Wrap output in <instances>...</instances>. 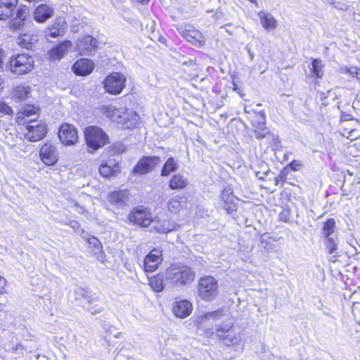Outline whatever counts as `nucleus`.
I'll return each mask as SVG.
<instances>
[{
  "label": "nucleus",
  "mask_w": 360,
  "mask_h": 360,
  "mask_svg": "<svg viewBox=\"0 0 360 360\" xmlns=\"http://www.w3.org/2000/svg\"><path fill=\"white\" fill-rule=\"evenodd\" d=\"M98 41L90 35L79 37L75 46V50L81 56H91L97 48Z\"/></svg>",
  "instance_id": "11"
},
{
  "label": "nucleus",
  "mask_w": 360,
  "mask_h": 360,
  "mask_svg": "<svg viewBox=\"0 0 360 360\" xmlns=\"http://www.w3.org/2000/svg\"><path fill=\"white\" fill-rule=\"evenodd\" d=\"M3 309V306L1 304H0V310H1Z\"/></svg>",
  "instance_id": "58"
},
{
  "label": "nucleus",
  "mask_w": 360,
  "mask_h": 360,
  "mask_svg": "<svg viewBox=\"0 0 360 360\" xmlns=\"http://www.w3.org/2000/svg\"><path fill=\"white\" fill-rule=\"evenodd\" d=\"M249 53H250V57L252 58L254 56V54L250 51H249Z\"/></svg>",
  "instance_id": "55"
},
{
  "label": "nucleus",
  "mask_w": 360,
  "mask_h": 360,
  "mask_svg": "<svg viewBox=\"0 0 360 360\" xmlns=\"http://www.w3.org/2000/svg\"><path fill=\"white\" fill-rule=\"evenodd\" d=\"M126 77L120 72L108 75L104 80V87L106 92L111 94H119L125 86Z\"/></svg>",
  "instance_id": "9"
},
{
  "label": "nucleus",
  "mask_w": 360,
  "mask_h": 360,
  "mask_svg": "<svg viewBox=\"0 0 360 360\" xmlns=\"http://www.w3.org/2000/svg\"><path fill=\"white\" fill-rule=\"evenodd\" d=\"M222 316V312L221 310H217L214 311L207 313L204 315V318L206 320H210V319H218Z\"/></svg>",
  "instance_id": "45"
},
{
  "label": "nucleus",
  "mask_w": 360,
  "mask_h": 360,
  "mask_svg": "<svg viewBox=\"0 0 360 360\" xmlns=\"http://www.w3.org/2000/svg\"><path fill=\"white\" fill-rule=\"evenodd\" d=\"M162 262V252L158 249L152 250L145 257L143 268L146 272H153Z\"/></svg>",
  "instance_id": "14"
},
{
  "label": "nucleus",
  "mask_w": 360,
  "mask_h": 360,
  "mask_svg": "<svg viewBox=\"0 0 360 360\" xmlns=\"http://www.w3.org/2000/svg\"><path fill=\"white\" fill-rule=\"evenodd\" d=\"M68 28L65 19L62 17L56 18L51 25L44 30L45 37L56 38L64 35Z\"/></svg>",
  "instance_id": "15"
},
{
  "label": "nucleus",
  "mask_w": 360,
  "mask_h": 360,
  "mask_svg": "<svg viewBox=\"0 0 360 360\" xmlns=\"http://www.w3.org/2000/svg\"><path fill=\"white\" fill-rule=\"evenodd\" d=\"M186 206V198L184 196L175 195L169 199L167 203L168 210L177 214Z\"/></svg>",
  "instance_id": "29"
},
{
  "label": "nucleus",
  "mask_w": 360,
  "mask_h": 360,
  "mask_svg": "<svg viewBox=\"0 0 360 360\" xmlns=\"http://www.w3.org/2000/svg\"><path fill=\"white\" fill-rule=\"evenodd\" d=\"M34 65V60L32 56L22 53L11 58L8 69L15 75H22L31 72Z\"/></svg>",
  "instance_id": "5"
},
{
  "label": "nucleus",
  "mask_w": 360,
  "mask_h": 360,
  "mask_svg": "<svg viewBox=\"0 0 360 360\" xmlns=\"http://www.w3.org/2000/svg\"><path fill=\"white\" fill-rule=\"evenodd\" d=\"M188 184V180L181 174H174L170 179L169 186L172 190L182 189Z\"/></svg>",
  "instance_id": "32"
},
{
  "label": "nucleus",
  "mask_w": 360,
  "mask_h": 360,
  "mask_svg": "<svg viewBox=\"0 0 360 360\" xmlns=\"http://www.w3.org/2000/svg\"><path fill=\"white\" fill-rule=\"evenodd\" d=\"M112 328V329H114V328H113V327H112V326H108V331H110V330H111Z\"/></svg>",
  "instance_id": "57"
},
{
  "label": "nucleus",
  "mask_w": 360,
  "mask_h": 360,
  "mask_svg": "<svg viewBox=\"0 0 360 360\" xmlns=\"http://www.w3.org/2000/svg\"><path fill=\"white\" fill-rule=\"evenodd\" d=\"M224 28L226 29V32L229 34H233L236 27H234L232 23H228L224 26Z\"/></svg>",
  "instance_id": "51"
},
{
  "label": "nucleus",
  "mask_w": 360,
  "mask_h": 360,
  "mask_svg": "<svg viewBox=\"0 0 360 360\" xmlns=\"http://www.w3.org/2000/svg\"><path fill=\"white\" fill-rule=\"evenodd\" d=\"M266 117L264 112L261 111L256 113V119L252 122V126L255 129L264 130L266 124Z\"/></svg>",
  "instance_id": "38"
},
{
  "label": "nucleus",
  "mask_w": 360,
  "mask_h": 360,
  "mask_svg": "<svg viewBox=\"0 0 360 360\" xmlns=\"http://www.w3.org/2000/svg\"><path fill=\"white\" fill-rule=\"evenodd\" d=\"M32 87L27 85H18L13 89L12 94L15 99L23 101L30 97Z\"/></svg>",
  "instance_id": "30"
},
{
  "label": "nucleus",
  "mask_w": 360,
  "mask_h": 360,
  "mask_svg": "<svg viewBox=\"0 0 360 360\" xmlns=\"http://www.w3.org/2000/svg\"><path fill=\"white\" fill-rule=\"evenodd\" d=\"M4 347L6 350L9 352H15L20 349L22 350L25 349V347L22 343H18L15 345L8 343L6 344Z\"/></svg>",
  "instance_id": "44"
},
{
  "label": "nucleus",
  "mask_w": 360,
  "mask_h": 360,
  "mask_svg": "<svg viewBox=\"0 0 360 360\" xmlns=\"http://www.w3.org/2000/svg\"><path fill=\"white\" fill-rule=\"evenodd\" d=\"M72 44L69 40L58 44L49 51V59L51 61L60 60L72 47Z\"/></svg>",
  "instance_id": "20"
},
{
  "label": "nucleus",
  "mask_w": 360,
  "mask_h": 360,
  "mask_svg": "<svg viewBox=\"0 0 360 360\" xmlns=\"http://www.w3.org/2000/svg\"><path fill=\"white\" fill-rule=\"evenodd\" d=\"M340 72L343 74H349L352 77L360 80V69L356 67L341 68Z\"/></svg>",
  "instance_id": "39"
},
{
  "label": "nucleus",
  "mask_w": 360,
  "mask_h": 360,
  "mask_svg": "<svg viewBox=\"0 0 360 360\" xmlns=\"http://www.w3.org/2000/svg\"><path fill=\"white\" fill-rule=\"evenodd\" d=\"M179 33L184 39L194 45L201 46L204 44L205 40L201 32L191 26L180 29Z\"/></svg>",
  "instance_id": "21"
},
{
  "label": "nucleus",
  "mask_w": 360,
  "mask_h": 360,
  "mask_svg": "<svg viewBox=\"0 0 360 360\" xmlns=\"http://www.w3.org/2000/svg\"><path fill=\"white\" fill-rule=\"evenodd\" d=\"M18 4V0H0V20H8Z\"/></svg>",
  "instance_id": "25"
},
{
  "label": "nucleus",
  "mask_w": 360,
  "mask_h": 360,
  "mask_svg": "<svg viewBox=\"0 0 360 360\" xmlns=\"http://www.w3.org/2000/svg\"><path fill=\"white\" fill-rule=\"evenodd\" d=\"M335 228V221L333 219H328L323 225L321 234L325 238L335 237L334 231Z\"/></svg>",
  "instance_id": "34"
},
{
  "label": "nucleus",
  "mask_w": 360,
  "mask_h": 360,
  "mask_svg": "<svg viewBox=\"0 0 360 360\" xmlns=\"http://www.w3.org/2000/svg\"><path fill=\"white\" fill-rule=\"evenodd\" d=\"M36 41V39L28 34H20L16 39V43L23 49H29Z\"/></svg>",
  "instance_id": "36"
},
{
  "label": "nucleus",
  "mask_w": 360,
  "mask_h": 360,
  "mask_svg": "<svg viewBox=\"0 0 360 360\" xmlns=\"http://www.w3.org/2000/svg\"><path fill=\"white\" fill-rule=\"evenodd\" d=\"M233 324V319L228 318L221 325L217 326V336L223 340L226 345L235 347V349L239 351L243 347L241 342V334L235 333L232 330Z\"/></svg>",
  "instance_id": "3"
},
{
  "label": "nucleus",
  "mask_w": 360,
  "mask_h": 360,
  "mask_svg": "<svg viewBox=\"0 0 360 360\" xmlns=\"http://www.w3.org/2000/svg\"><path fill=\"white\" fill-rule=\"evenodd\" d=\"M289 167L290 168L293 170V171H297L299 169H300L302 167V164L300 161L299 160H292L290 164H289Z\"/></svg>",
  "instance_id": "48"
},
{
  "label": "nucleus",
  "mask_w": 360,
  "mask_h": 360,
  "mask_svg": "<svg viewBox=\"0 0 360 360\" xmlns=\"http://www.w3.org/2000/svg\"><path fill=\"white\" fill-rule=\"evenodd\" d=\"M69 226H70L72 229H76L79 228V224L77 221L71 220L69 224Z\"/></svg>",
  "instance_id": "52"
},
{
  "label": "nucleus",
  "mask_w": 360,
  "mask_h": 360,
  "mask_svg": "<svg viewBox=\"0 0 360 360\" xmlns=\"http://www.w3.org/2000/svg\"><path fill=\"white\" fill-rule=\"evenodd\" d=\"M172 311L176 317L184 319L191 314L192 304L186 300L176 301L173 304Z\"/></svg>",
  "instance_id": "24"
},
{
  "label": "nucleus",
  "mask_w": 360,
  "mask_h": 360,
  "mask_svg": "<svg viewBox=\"0 0 360 360\" xmlns=\"http://www.w3.org/2000/svg\"><path fill=\"white\" fill-rule=\"evenodd\" d=\"M58 138L65 146L74 145L78 141L77 130L75 126L64 123L59 128Z\"/></svg>",
  "instance_id": "12"
},
{
  "label": "nucleus",
  "mask_w": 360,
  "mask_h": 360,
  "mask_svg": "<svg viewBox=\"0 0 360 360\" xmlns=\"http://www.w3.org/2000/svg\"><path fill=\"white\" fill-rule=\"evenodd\" d=\"M4 56V52L2 49H0V68L1 67L3 63V58Z\"/></svg>",
  "instance_id": "54"
},
{
  "label": "nucleus",
  "mask_w": 360,
  "mask_h": 360,
  "mask_svg": "<svg viewBox=\"0 0 360 360\" xmlns=\"http://www.w3.org/2000/svg\"><path fill=\"white\" fill-rule=\"evenodd\" d=\"M104 112L113 122L121 124L124 129H131L136 127L139 117L136 112L124 108H117L110 105L104 108Z\"/></svg>",
  "instance_id": "2"
},
{
  "label": "nucleus",
  "mask_w": 360,
  "mask_h": 360,
  "mask_svg": "<svg viewBox=\"0 0 360 360\" xmlns=\"http://www.w3.org/2000/svg\"><path fill=\"white\" fill-rule=\"evenodd\" d=\"M195 278L193 268L181 262L172 264L165 271V281L176 287L189 285Z\"/></svg>",
  "instance_id": "1"
},
{
  "label": "nucleus",
  "mask_w": 360,
  "mask_h": 360,
  "mask_svg": "<svg viewBox=\"0 0 360 360\" xmlns=\"http://www.w3.org/2000/svg\"><path fill=\"white\" fill-rule=\"evenodd\" d=\"M221 199L223 203L221 206L226 210L228 214H231L236 210V198L231 188H224L221 192Z\"/></svg>",
  "instance_id": "23"
},
{
  "label": "nucleus",
  "mask_w": 360,
  "mask_h": 360,
  "mask_svg": "<svg viewBox=\"0 0 360 360\" xmlns=\"http://www.w3.org/2000/svg\"><path fill=\"white\" fill-rule=\"evenodd\" d=\"M152 226L158 233H167L177 230L180 226L173 221L155 217L152 222Z\"/></svg>",
  "instance_id": "19"
},
{
  "label": "nucleus",
  "mask_w": 360,
  "mask_h": 360,
  "mask_svg": "<svg viewBox=\"0 0 360 360\" xmlns=\"http://www.w3.org/2000/svg\"><path fill=\"white\" fill-rule=\"evenodd\" d=\"M245 112L249 113L248 110H247L246 108H245Z\"/></svg>",
  "instance_id": "59"
},
{
  "label": "nucleus",
  "mask_w": 360,
  "mask_h": 360,
  "mask_svg": "<svg viewBox=\"0 0 360 360\" xmlns=\"http://www.w3.org/2000/svg\"><path fill=\"white\" fill-rule=\"evenodd\" d=\"M128 219L131 222L141 227H148L152 224L153 220L151 213L147 209L143 207L134 209L129 214Z\"/></svg>",
  "instance_id": "13"
},
{
  "label": "nucleus",
  "mask_w": 360,
  "mask_h": 360,
  "mask_svg": "<svg viewBox=\"0 0 360 360\" xmlns=\"http://www.w3.org/2000/svg\"><path fill=\"white\" fill-rule=\"evenodd\" d=\"M41 160L47 165H53L58 160V152L54 145L45 143L40 150Z\"/></svg>",
  "instance_id": "18"
},
{
  "label": "nucleus",
  "mask_w": 360,
  "mask_h": 360,
  "mask_svg": "<svg viewBox=\"0 0 360 360\" xmlns=\"http://www.w3.org/2000/svg\"><path fill=\"white\" fill-rule=\"evenodd\" d=\"M279 219L283 222L289 221L290 219V211L289 209H283L279 213Z\"/></svg>",
  "instance_id": "47"
},
{
  "label": "nucleus",
  "mask_w": 360,
  "mask_h": 360,
  "mask_svg": "<svg viewBox=\"0 0 360 360\" xmlns=\"http://www.w3.org/2000/svg\"><path fill=\"white\" fill-rule=\"evenodd\" d=\"M267 140L272 148L277 147L280 143L278 136L270 132H267Z\"/></svg>",
  "instance_id": "43"
},
{
  "label": "nucleus",
  "mask_w": 360,
  "mask_h": 360,
  "mask_svg": "<svg viewBox=\"0 0 360 360\" xmlns=\"http://www.w3.org/2000/svg\"><path fill=\"white\" fill-rule=\"evenodd\" d=\"M7 281L6 278L0 275V295L6 292Z\"/></svg>",
  "instance_id": "49"
},
{
  "label": "nucleus",
  "mask_w": 360,
  "mask_h": 360,
  "mask_svg": "<svg viewBox=\"0 0 360 360\" xmlns=\"http://www.w3.org/2000/svg\"><path fill=\"white\" fill-rule=\"evenodd\" d=\"M167 284H168V282L165 281V274L150 279V285L156 292L162 291Z\"/></svg>",
  "instance_id": "35"
},
{
  "label": "nucleus",
  "mask_w": 360,
  "mask_h": 360,
  "mask_svg": "<svg viewBox=\"0 0 360 360\" xmlns=\"http://www.w3.org/2000/svg\"><path fill=\"white\" fill-rule=\"evenodd\" d=\"M76 299L83 298L86 300V310L91 314L95 315L100 314L103 311V308L98 307V302L100 301V297L88 289L78 287L75 290Z\"/></svg>",
  "instance_id": "7"
},
{
  "label": "nucleus",
  "mask_w": 360,
  "mask_h": 360,
  "mask_svg": "<svg viewBox=\"0 0 360 360\" xmlns=\"http://www.w3.org/2000/svg\"><path fill=\"white\" fill-rule=\"evenodd\" d=\"M278 182V178H275V184L277 185Z\"/></svg>",
  "instance_id": "56"
},
{
  "label": "nucleus",
  "mask_w": 360,
  "mask_h": 360,
  "mask_svg": "<svg viewBox=\"0 0 360 360\" xmlns=\"http://www.w3.org/2000/svg\"><path fill=\"white\" fill-rule=\"evenodd\" d=\"M323 65L320 59H313L309 68V76L311 77L321 78L323 75Z\"/></svg>",
  "instance_id": "31"
},
{
  "label": "nucleus",
  "mask_w": 360,
  "mask_h": 360,
  "mask_svg": "<svg viewBox=\"0 0 360 360\" xmlns=\"http://www.w3.org/2000/svg\"><path fill=\"white\" fill-rule=\"evenodd\" d=\"M258 17L262 27L266 30H273L277 27V21L270 13L264 11L258 13Z\"/></svg>",
  "instance_id": "28"
},
{
  "label": "nucleus",
  "mask_w": 360,
  "mask_h": 360,
  "mask_svg": "<svg viewBox=\"0 0 360 360\" xmlns=\"http://www.w3.org/2000/svg\"><path fill=\"white\" fill-rule=\"evenodd\" d=\"M85 140L90 153L103 147L108 142L107 134L98 127L90 126L86 128Z\"/></svg>",
  "instance_id": "4"
},
{
  "label": "nucleus",
  "mask_w": 360,
  "mask_h": 360,
  "mask_svg": "<svg viewBox=\"0 0 360 360\" xmlns=\"http://www.w3.org/2000/svg\"><path fill=\"white\" fill-rule=\"evenodd\" d=\"M75 206L76 207V211L78 213H83L84 212V208L82 206L79 205L77 202L75 203Z\"/></svg>",
  "instance_id": "53"
},
{
  "label": "nucleus",
  "mask_w": 360,
  "mask_h": 360,
  "mask_svg": "<svg viewBox=\"0 0 360 360\" xmlns=\"http://www.w3.org/2000/svg\"><path fill=\"white\" fill-rule=\"evenodd\" d=\"M39 110V108L34 105H26L22 107L20 110L17 113L16 122L19 124H27L30 119V117L35 115Z\"/></svg>",
  "instance_id": "27"
},
{
  "label": "nucleus",
  "mask_w": 360,
  "mask_h": 360,
  "mask_svg": "<svg viewBox=\"0 0 360 360\" xmlns=\"http://www.w3.org/2000/svg\"><path fill=\"white\" fill-rule=\"evenodd\" d=\"M18 140L19 138L15 133L10 131L5 134V142L11 148L16 146Z\"/></svg>",
  "instance_id": "40"
},
{
  "label": "nucleus",
  "mask_w": 360,
  "mask_h": 360,
  "mask_svg": "<svg viewBox=\"0 0 360 360\" xmlns=\"http://www.w3.org/2000/svg\"><path fill=\"white\" fill-rule=\"evenodd\" d=\"M94 69V62L87 58H81L77 60L72 67V71L80 76L89 75Z\"/></svg>",
  "instance_id": "22"
},
{
  "label": "nucleus",
  "mask_w": 360,
  "mask_h": 360,
  "mask_svg": "<svg viewBox=\"0 0 360 360\" xmlns=\"http://www.w3.org/2000/svg\"><path fill=\"white\" fill-rule=\"evenodd\" d=\"M108 199L112 205L122 208L129 203V192L127 190L113 191L109 193Z\"/></svg>",
  "instance_id": "17"
},
{
  "label": "nucleus",
  "mask_w": 360,
  "mask_h": 360,
  "mask_svg": "<svg viewBox=\"0 0 360 360\" xmlns=\"http://www.w3.org/2000/svg\"><path fill=\"white\" fill-rule=\"evenodd\" d=\"M120 171L119 165L115 164L114 165H108L107 163L102 164L99 167L100 174L105 178H108Z\"/></svg>",
  "instance_id": "33"
},
{
  "label": "nucleus",
  "mask_w": 360,
  "mask_h": 360,
  "mask_svg": "<svg viewBox=\"0 0 360 360\" xmlns=\"http://www.w3.org/2000/svg\"><path fill=\"white\" fill-rule=\"evenodd\" d=\"M27 133L25 139L30 141L35 142L42 139L46 134V125L41 121L30 120L26 124Z\"/></svg>",
  "instance_id": "8"
},
{
  "label": "nucleus",
  "mask_w": 360,
  "mask_h": 360,
  "mask_svg": "<svg viewBox=\"0 0 360 360\" xmlns=\"http://www.w3.org/2000/svg\"><path fill=\"white\" fill-rule=\"evenodd\" d=\"M88 242L89 245H92L94 247V254H98L101 252H102V245L100 240L96 238V237L91 236L88 239Z\"/></svg>",
  "instance_id": "41"
},
{
  "label": "nucleus",
  "mask_w": 360,
  "mask_h": 360,
  "mask_svg": "<svg viewBox=\"0 0 360 360\" xmlns=\"http://www.w3.org/2000/svg\"><path fill=\"white\" fill-rule=\"evenodd\" d=\"M255 134L256 136V138L258 139L266 138L267 139V133L263 131V130L261 129H255L254 130Z\"/></svg>",
  "instance_id": "50"
},
{
  "label": "nucleus",
  "mask_w": 360,
  "mask_h": 360,
  "mask_svg": "<svg viewBox=\"0 0 360 360\" xmlns=\"http://www.w3.org/2000/svg\"><path fill=\"white\" fill-rule=\"evenodd\" d=\"M28 9L26 6L20 5L13 11L9 19L8 27L13 31L20 30L26 23Z\"/></svg>",
  "instance_id": "10"
},
{
  "label": "nucleus",
  "mask_w": 360,
  "mask_h": 360,
  "mask_svg": "<svg viewBox=\"0 0 360 360\" xmlns=\"http://www.w3.org/2000/svg\"><path fill=\"white\" fill-rule=\"evenodd\" d=\"M0 112L4 115H11L13 110L7 103L0 101Z\"/></svg>",
  "instance_id": "46"
},
{
  "label": "nucleus",
  "mask_w": 360,
  "mask_h": 360,
  "mask_svg": "<svg viewBox=\"0 0 360 360\" xmlns=\"http://www.w3.org/2000/svg\"><path fill=\"white\" fill-rule=\"evenodd\" d=\"M157 156L145 157L141 159L133 169L134 174H144L150 172L159 162Z\"/></svg>",
  "instance_id": "16"
},
{
  "label": "nucleus",
  "mask_w": 360,
  "mask_h": 360,
  "mask_svg": "<svg viewBox=\"0 0 360 360\" xmlns=\"http://www.w3.org/2000/svg\"><path fill=\"white\" fill-rule=\"evenodd\" d=\"M326 239V248L329 254H333L336 250V243L335 241V237H330Z\"/></svg>",
  "instance_id": "42"
},
{
  "label": "nucleus",
  "mask_w": 360,
  "mask_h": 360,
  "mask_svg": "<svg viewBox=\"0 0 360 360\" xmlns=\"http://www.w3.org/2000/svg\"><path fill=\"white\" fill-rule=\"evenodd\" d=\"M177 164L172 158H169L165 163L161 172L162 176H168L170 173L176 171Z\"/></svg>",
  "instance_id": "37"
},
{
  "label": "nucleus",
  "mask_w": 360,
  "mask_h": 360,
  "mask_svg": "<svg viewBox=\"0 0 360 360\" xmlns=\"http://www.w3.org/2000/svg\"><path fill=\"white\" fill-rule=\"evenodd\" d=\"M53 15V8L47 4L38 6L34 11V19L38 22H44Z\"/></svg>",
  "instance_id": "26"
},
{
  "label": "nucleus",
  "mask_w": 360,
  "mask_h": 360,
  "mask_svg": "<svg viewBox=\"0 0 360 360\" xmlns=\"http://www.w3.org/2000/svg\"><path fill=\"white\" fill-rule=\"evenodd\" d=\"M218 283L213 276H204L201 278L198 281V296L204 301H212L215 299L218 294Z\"/></svg>",
  "instance_id": "6"
}]
</instances>
